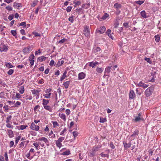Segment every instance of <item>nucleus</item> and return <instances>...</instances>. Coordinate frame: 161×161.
<instances>
[{
    "label": "nucleus",
    "mask_w": 161,
    "mask_h": 161,
    "mask_svg": "<svg viewBox=\"0 0 161 161\" xmlns=\"http://www.w3.org/2000/svg\"><path fill=\"white\" fill-rule=\"evenodd\" d=\"M65 113L67 115H69L70 113V111L69 109H67L65 110Z\"/></svg>",
    "instance_id": "nucleus-61"
},
{
    "label": "nucleus",
    "mask_w": 161,
    "mask_h": 161,
    "mask_svg": "<svg viewBox=\"0 0 161 161\" xmlns=\"http://www.w3.org/2000/svg\"><path fill=\"white\" fill-rule=\"evenodd\" d=\"M14 72V70L12 69H10L9 70V71L8 72V73L9 75H12Z\"/></svg>",
    "instance_id": "nucleus-55"
},
{
    "label": "nucleus",
    "mask_w": 161,
    "mask_h": 161,
    "mask_svg": "<svg viewBox=\"0 0 161 161\" xmlns=\"http://www.w3.org/2000/svg\"><path fill=\"white\" fill-rule=\"evenodd\" d=\"M4 157L5 158V160L6 161H8V154L7 153H5L4 154Z\"/></svg>",
    "instance_id": "nucleus-56"
},
{
    "label": "nucleus",
    "mask_w": 161,
    "mask_h": 161,
    "mask_svg": "<svg viewBox=\"0 0 161 161\" xmlns=\"http://www.w3.org/2000/svg\"><path fill=\"white\" fill-rule=\"evenodd\" d=\"M134 118L133 119V121L135 122H137L143 120L142 117L141 116L140 113H139L137 116L134 115Z\"/></svg>",
    "instance_id": "nucleus-2"
},
{
    "label": "nucleus",
    "mask_w": 161,
    "mask_h": 161,
    "mask_svg": "<svg viewBox=\"0 0 161 161\" xmlns=\"http://www.w3.org/2000/svg\"><path fill=\"white\" fill-rule=\"evenodd\" d=\"M20 138H21V137L20 136H18L16 137V140H15V144H17L19 141L20 139Z\"/></svg>",
    "instance_id": "nucleus-43"
},
{
    "label": "nucleus",
    "mask_w": 161,
    "mask_h": 161,
    "mask_svg": "<svg viewBox=\"0 0 161 161\" xmlns=\"http://www.w3.org/2000/svg\"><path fill=\"white\" fill-rule=\"evenodd\" d=\"M103 70V69L102 68H97L96 69V71L98 73H102Z\"/></svg>",
    "instance_id": "nucleus-41"
},
{
    "label": "nucleus",
    "mask_w": 161,
    "mask_h": 161,
    "mask_svg": "<svg viewBox=\"0 0 161 161\" xmlns=\"http://www.w3.org/2000/svg\"><path fill=\"white\" fill-rule=\"evenodd\" d=\"M46 58L43 56L39 57L38 58V60L41 62H42L45 60Z\"/></svg>",
    "instance_id": "nucleus-30"
},
{
    "label": "nucleus",
    "mask_w": 161,
    "mask_h": 161,
    "mask_svg": "<svg viewBox=\"0 0 161 161\" xmlns=\"http://www.w3.org/2000/svg\"><path fill=\"white\" fill-rule=\"evenodd\" d=\"M67 71H65L63 73V75L62 76L61 78V80H64L65 79V77H66Z\"/></svg>",
    "instance_id": "nucleus-29"
},
{
    "label": "nucleus",
    "mask_w": 161,
    "mask_h": 161,
    "mask_svg": "<svg viewBox=\"0 0 161 161\" xmlns=\"http://www.w3.org/2000/svg\"><path fill=\"white\" fill-rule=\"evenodd\" d=\"M112 66H108L105 69V72L107 74H109L110 72V69Z\"/></svg>",
    "instance_id": "nucleus-21"
},
{
    "label": "nucleus",
    "mask_w": 161,
    "mask_h": 161,
    "mask_svg": "<svg viewBox=\"0 0 161 161\" xmlns=\"http://www.w3.org/2000/svg\"><path fill=\"white\" fill-rule=\"evenodd\" d=\"M51 89L50 88L47 89L45 91V92L46 94L51 93H50V92H51Z\"/></svg>",
    "instance_id": "nucleus-52"
},
{
    "label": "nucleus",
    "mask_w": 161,
    "mask_h": 161,
    "mask_svg": "<svg viewBox=\"0 0 161 161\" xmlns=\"http://www.w3.org/2000/svg\"><path fill=\"white\" fill-rule=\"evenodd\" d=\"M83 34L86 37H88L90 36V29L88 26H86L84 27L83 30Z\"/></svg>",
    "instance_id": "nucleus-4"
},
{
    "label": "nucleus",
    "mask_w": 161,
    "mask_h": 161,
    "mask_svg": "<svg viewBox=\"0 0 161 161\" xmlns=\"http://www.w3.org/2000/svg\"><path fill=\"white\" fill-rule=\"evenodd\" d=\"M106 30V28L105 27L103 26L100 27V29L97 30L96 31V33L100 34L103 33Z\"/></svg>",
    "instance_id": "nucleus-7"
},
{
    "label": "nucleus",
    "mask_w": 161,
    "mask_h": 161,
    "mask_svg": "<svg viewBox=\"0 0 161 161\" xmlns=\"http://www.w3.org/2000/svg\"><path fill=\"white\" fill-rule=\"evenodd\" d=\"M21 104V103L19 101H17L14 105V107H18Z\"/></svg>",
    "instance_id": "nucleus-39"
},
{
    "label": "nucleus",
    "mask_w": 161,
    "mask_h": 161,
    "mask_svg": "<svg viewBox=\"0 0 161 161\" xmlns=\"http://www.w3.org/2000/svg\"><path fill=\"white\" fill-rule=\"evenodd\" d=\"M52 123L53 124V126L54 127H55L59 126V125L57 121H53L52 122Z\"/></svg>",
    "instance_id": "nucleus-36"
},
{
    "label": "nucleus",
    "mask_w": 161,
    "mask_h": 161,
    "mask_svg": "<svg viewBox=\"0 0 161 161\" xmlns=\"http://www.w3.org/2000/svg\"><path fill=\"white\" fill-rule=\"evenodd\" d=\"M89 66L92 67H93L95 66V64L93 62H91L90 63Z\"/></svg>",
    "instance_id": "nucleus-62"
},
{
    "label": "nucleus",
    "mask_w": 161,
    "mask_h": 161,
    "mask_svg": "<svg viewBox=\"0 0 161 161\" xmlns=\"http://www.w3.org/2000/svg\"><path fill=\"white\" fill-rule=\"evenodd\" d=\"M33 145L35 147L36 150H38L39 149V144L37 142H34L33 143Z\"/></svg>",
    "instance_id": "nucleus-26"
},
{
    "label": "nucleus",
    "mask_w": 161,
    "mask_h": 161,
    "mask_svg": "<svg viewBox=\"0 0 161 161\" xmlns=\"http://www.w3.org/2000/svg\"><path fill=\"white\" fill-rule=\"evenodd\" d=\"M51 93L46 94L43 95V96L47 98H48L51 97Z\"/></svg>",
    "instance_id": "nucleus-38"
},
{
    "label": "nucleus",
    "mask_w": 161,
    "mask_h": 161,
    "mask_svg": "<svg viewBox=\"0 0 161 161\" xmlns=\"http://www.w3.org/2000/svg\"><path fill=\"white\" fill-rule=\"evenodd\" d=\"M27 127V125H21L20 126V129L21 130H23L25 129Z\"/></svg>",
    "instance_id": "nucleus-47"
},
{
    "label": "nucleus",
    "mask_w": 161,
    "mask_h": 161,
    "mask_svg": "<svg viewBox=\"0 0 161 161\" xmlns=\"http://www.w3.org/2000/svg\"><path fill=\"white\" fill-rule=\"evenodd\" d=\"M33 34L36 37L40 36H41V35L39 33H37V32H33Z\"/></svg>",
    "instance_id": "nucleus-45"
},
{
    "label": "nucleus",
    "mask_w": 161,
    "mask_h": 161,
    "mask_svg": "<svg viewBox=\"0 0 161 161\" xmlns=\"http://www.w3.org/2000/svg\"><path fill=\"white\" fill-rule=\"evenodd\" d=\"M68 20L71 23H73L74 21L73 16H72L69 18Z\"/></svg>",
    "instance_id": "nucleus-50"
},
{
    "label": "nucleus",
    "mask_w": 161,
    "mask_h": 161,
    "mask_svg": "<svg viewBox=\"0 0 161 161\" xmlns=\"http://www.w3.org/2000/svg\"><path fill=\"white\" fill-rule=\"evenodd\" d=\"M139 133L138 130L136 129L134 132L133 134L130 136V137H135V136L138 135Z\"/></svg>",
    "instance_id": "nucleus-23"
},
{
    "label": "nucleus",
    "mask_w": 161,
    "mask_h": 161,
    "mask_svg": "<svg viewBox=\"0 0 161 161\" xmlns=\"http://www.w3.org/2000/svg\"><path fill=\"white\" fill-rule=\"evenodd\" d=\"M6 9L9 11H11L12 10V7L9 6L6 7Z\"/></svg>",
    "instance_id": "nucleus-54"
},
{
    "label": "nucleus",
    "mask_w": 161,
    "mask_h": 161,
    "mask_svg": "<svg viewBox=\"0 0 161 161\" xmlns=\"http://www.w3.org/2000/svg\"><path fill=\"white\" fill-rule=\"evenodd\" d=\"M11 33L12 34V35L14 36H15L17 34L16 31L11 30Z\"/></svg>",
    "instance_id": "nucleus-49"
},
{
    "label": "nucleus",
    "mask_w": 161,
    "mask_h": 161,
    "mask_svg": "<svg viewBox=\"0 0 161 161\" xmlns=\"http://www.w3.org/2000/svg\"><path fill=\"white\" fill-rule=\"evenodd\" d=\"M6 66L10 68H12L13 67V66L10 63H7L6 64Z\"/></svg>",
    "instance_id": "nucleus-42"
},
{
    "label": "nucleus",
    "mask_w": 161,
    "mask_h": 161,
    "mask_svg": "<svg viewBox=\"0 0 161 161\" xmlns=\"http://www.w3.org/2000/svg\"><path fill=\"white\" fill-rule=\"evenodd\" d=\"M8 49L7 47L4 45H2L0 46V51L1 52H6Z\"/></svg>",
    "instance_id": "nucleus-8"
},
{
    "label": "nucleus",
    "mask_w": 161,
    "mask_h": 161,
    "mask_svg": "<svg viewBox=\"0 0 161 161\" xmlns=\"http://www.w3.org/2000/svg\"><path fill=\"white\" fill-rule=\"evenodd\" d=\"M64 139V137H60L58 140L55 141L56 144L58 147L59 148L61 147L62 146V144L61 142Z\"/></svg>",
    "instance_id": "nucleus-1"
},
{
    "label": "nucleus",
    "mask_w": 161,
    "mask_h": 161,
    "mask_svg": "<svg viewBox=\"0 0 161 161\" xmlns=\"http://www.w3.org/2000/svg\"><path fill=\"white\" fill-rule=\"evenodd\" d=\"M72 8V6H68L66 8V11L67 12H70Z\"/></svg>",
    "instance_id": "nucleus-48"
},
{
    "label": "nucleus",
    "mask_w": 161,
    "mask_h": 161,
    "mask_svg": "<svg viewBox=\"0 0 161 161\" xmlns=\"http://www.w3.org/2000/svg\"><path fill=\"white\" fill-rule=\"evenodd\" d=\"M25 24H26V22H24L21 23L19 24V25L20 26H23L24 27H25L26 26Z\"/></svg>",
    "instance_id": "nucleus-60"
},
{
    "label": "nucleus",
    "mask_w": 161,
    "mask_h": 161,
    "mask_svg": "<svg viewBox=\"0 0 161 161\" xmlns=\"http://www.w3.org/2000/svg\"><path fill=\"white\" fill-rule=\"evenodd\" d=\"M34 56L33 54L31 55V56L29 57V61H31L32 60H34Z\"/></svg>",
    "instance_id": "nucleus-40"
},
{
    "label": "nucleus",
    "mask_w": 161,
    "mask_h": 161,
    "mask_svg": "<svg viewBox=\"0 0 161 161\" xmlns=\"http://www.w3.org/2000/svg\"><path fill=\"white\" fill-rule=\"evenodd\" d=\"M110 147L112 149H114L115 148V146L112 142H111L110 143Z\"/></svg>",
    "instance_id": "nucleus-58"
},
{
    "label": "nucleus",
    "mask_w": 161,
    "mask_h": 161,
    "mask_svg": "<svg viewBox=\"0 0 161 161\" xmlns=\"http://www.w3.org/2000/svg\"><path fill=\"white\" fill-rule=\"evenodd\" d=\"M6 127L8 128H11V129H13L14 127L13 126L9 123H7L6 124Z\"/></svg>",
    "instance_id": "nucleus-44"
},
{
    "label": "nucleus",
    "mask_w": 161,
    "mask_h": 161,
    "mask_svg": "<svg viewBox=\"0 0 161 161\" xmlns=\"http://www.w3.org/2000/svg\"><path fill=\"white\" fill-rule=\"evenodd\" d=\"M101 156L103 158L107 157L108 158L109 157L108 154H104V153H102L100 154Z\"/></svg>",
    "instance_id": "nucleus-27"
},
{
    "label": "nucleus",
    "mask_w": 161,
    "mask_h": 161,
    "mask_svg": "<svg viewBox=\"0 0 161 161\" xmlns=\"http://www.w3.org/2000/svg\"><path fill=\"white\" fill-rule=\"evenodd\" d=\"M98 148L97 147H93L91 154L92 155H94L96 152L98 150Z\"/></svg>",
    "instance_id": "nucleus-11"
},
{
    "label": "nucleus",
    "mask_w": 161,
    "mask_h": 161,
    "mask_svg": "<svg viewBox=\"0 0 161 161\" xmlns=\"http://www.w3.org/2000/svg\"><path fill=\"white\" fill-rule=\"evenodd\" d=\"M43 107L45 109L48 110L50 112H51L52 110V107L50 106L46 105L44 106Z\"/></svg>",
    "instance_id": "nucleus-17"
},
{
    "label": "nucleus",
    "mask_w": 161,
    "mask_h": 161,
    "mask_svg": "<svg viewBox=\"0 0 161 161\" xmlns=\"http://www.w3.org/2000/svg\"><path fill=\"white\" fill-rule=\"evenodd\" d=\"M21 95H20L19 93H16L15 94V98H14L13 99L19 100V98H21Z\"/></svg>",
    "instance_id": "nucleus-20"
},
{
    "label": "nucleus",
    "mask_w": 161,
    "mask_h": 161,
    "mask_svg": "<svg viewBox=\"0 0 161 161\" xmlns=\"http://www.w3.org/2000/svg\"><path fill=\"white\" fill-rule=\"evenodd\" d=\"M144 2V1H137L135 2V3L139 5H141Z\"/></svg>",
    "instance_id": "nucleus-46"
},
{
    "label": "nucleus",
    "mask_w": 161,
    "mask_h": 161,
    "mask_svg": "<svg viewBox=\"0 0 161 161\" xmlns=\"http://www.w3.org/2000/svg\"><path fill=\"white\" fill-rule=\"evenodd\" d=\"M141 16L144 18H147L146 15V13L145 11L143 10L141 12Z\"/></svg>",
    "instance_id": "nucleus-28"
},
{
    "label": "nucleus",
    "mask_w": 161,
    "mask_h": 161,
    "mask_svg": "<svg viewBox=\"0 0 161 161\" xmlns=\"http://www.w3.org/2000/svg\"><path fill=\"white\" fill-rule=\"evenodd\" d=\"M21 6L20 3H14V4L13 6L15 8H18L20 7Z\"/></svg>",
    "instance_id": "nucleus-31"
},
{
    "label": "nucleus",
    "mask_w": 161,
    "mask_h": 161,
    "mask_svg": "<svg viewBox=\"0 0 161 161\" xmlns=\"http://www.w3.org/2000/svg\"><path fill=\"white\" fill-rule=\"evenodd\" d=\"M19 92L21 94H22L25 92L24 87L23 86H21L19 88Z\"/></svg>",
    "instance_id": "nucleus-19"
},
{
    "label": "nucleus",
    "mask_w": 161,
    "mask_h": 161,
    "mask_svg": "<svg viewBox=\"0 0 161 161\" xmlns=\"http://www.w3.org/2000/svg\"><path fill=\"white\" fill-rule=\"evenodd\" d=\"M155 41L157 42H159L160 40V36L159 35H157L155 36L154 37Z\"/></svg>",
    "instance_id": "nucleus-34"
},
{
    "label": "nucleus",
    "mask_w": 161,
    "mask_h": 161,
    "mask_svg": "<svg viewBox=\"0 0 161 161\" xmlns=\"http://www.w3.org/2000/svg\"><path fill=\"white\" fill-rule=\"evenodd\" d=\"M134 82L137 86L145 88L149 86L148 85L143 83L142 81H134Z\"/></svg>",
    "instance_id": "nucleus-5"
},
{
    "label": "nucleus",
    "mask_w": 161,
    "mask_h": 161,
    "mask_svg": "<svg viewBox=\"0 0 161 161\" xmlns=\"http://www.w3.org/2000/svg\"><path fill=\"white\" fill-rule=\"evenodd\" d=\"M59 117L62 119L64 121H65L66 120V118L65 115L64 114H60L59 113L58 114Z\"/></svg>",
    "instance_id": "nucleus-14"
},
{
    "label": "nucleus",
    "mask_w": 161,
    "mask_h": 161,
    "mask_svg": "<svg viewBox=\"0 0 161 161\" xmlns=\"http://www.w3.org/2000/svg\"><path fill=\"white\" fill-rule=\"evenodd\" d=\"M31 47H30L25 48L23 50V52L24 53H29Z\"/></svg>",
    "instance_id": "nucleus-18"
},
{
    "label": "nucleus",
    "mask_w": 161,
    "mask_h": 161,
    "mask_svg": "<svg viewBox=\"0 0 161 161\" xmlns=\"http://www.w3.org/2000/svg\"><path fill=\"white\" fill-rule=\"evenodd\" d=\"M72 134L75 138L76 137L78 134V132L77 131H74L73 132Z\"/></svg>",
    "instance_id": "nucleus-51"
},
{
    "label": "nucleus",
    "mask_w": 161,
    "mask_h": 161,
    "mask_svg": "<svg viewBox=\"0 0 161 161\" xmlns=\"http://www.w3.org/2000/svg\"><path fill=\"white\" fill-rule=\"evenodd\" d=\"M135 97V94L133 90L130 91V92L129 98L131 99H133Z\"/></svg>",
    "instance_id": "nucleus-10"
},
{
    "label": "nucleus",
    "mask_w": 161,
    "mask_h": 161,
    "mask_svg": "<svg viewBox=\"0 0 161 161\" xmlns=\"http://www.w3.org/2000/svg\"><path fill=\"white\" fill-rule=\"evenodd\" d=\"M49 102V101L48 100L44 99L42 101V104L43 105V106L47 105L48 103Z\"/></svg>",
    "instance_id": "nucleus-24"
},
{
    "label": "nucleus",
    "mask_w": 161,
    "mask_h": 161,
    "mask_svg": "<svg viewBox=\"0 0 161 161\" xmlns=\"http://www.w3.org/2000/svg\"><path fill=\"white\" fill-rule=\"evenodd\" d=\"M14 18V15L13 14L10 15L8 17V19L9 20H12Z\"/></svg>",
    "instance_id": "nucleus-59"
},
{
    "label": "nucleus",
    "mask_w": 161,
    "mask_h": 161,
    "mask_svg": "<svg viewBox=\"0 0 161 161\" xmlns=\"http://www.w3.org/2000/svg\"><path fill=\"white\" fill-rule=\"evenodd\" d=\"M70 154V152L69 150L66 151L65 152H63L62 154L64 155H68Z\"/></svg>",
    "instance_id": "nucleus-32"
},
{
    "label": "nucleus",
    "mask_w": 161,
    "mask_h": 161,
    "mask_svg": "<svg viewBox=\"0 0 161 161\" xmlns=\"http://www.w3.org/2000/svg\"><path fill=\"white\" fill-rule=\"evenodd\" d=\"M40 141H43L45 142L47 146L49 145V142L47 138L44 137H42L39 138Z\"/></svg>",
    "instance_id": "nucleus-9"
},
{
    "label": "nucleus",
    "mask_w": 161,
    "mask_h": 161,
    "mask_svg": "<svg viewBox=\"0 0 161 161\" xmlns=\"http://www.w3.org/2000/svg\"><path fill=\"white\" fill-rule=\"evenodd\" d=\"M85 74L83 72L80 73L79 74V79L81 80L85 78Z\"/></svg>",
    "instance_id": "nucleus-15"
},
{
    "label": "nucleus",
    "mask_w": 161,
    "mask_h": 161,
    "mask_svg": "<svg viewBox=\"0 0 161 161\" xmlns=\"http://www.w3.org/2000/svg\"><path fill=\"white\" fill-rule=\"evenodd\" d=\"M67 130V129L66 128H64L63 130L60 132V135H64V133Z\"/></svg>",
    "instance_id": "nucleus-57"
},
{
    "label": "nucleus",
    "mask_w": 161,
    "mask_h": 161,
    "mask_svg": "<svg viewBox=\"0 0 161 161\" xmlns=\"http://www.w3.org/2000/svg\"><path fill=\"white\" fill-rule=\"evenodd\" d=\"M123 144L124 147L126 149L130 147L131 146V143L130 142H129L128 143L125 142H124Z\"/></svg>",
    "instance_id": "nucleus-13"
},
{
    "label": "nucleus",
    "mask_w": 161,
    "mask_h": 161,
    "mask_svg": "<svg viewBox=\"0 0 161 161\" xmlns=\"http://www.w3.org/2000/svg\"><path fill=\"white\" fill-rule=\"evenodd\" d=\"M31 128L32 130L38 131L39 129V127L38 125H36L35 124L32 123L31 124Z\"/></svg>",
    "instance_id": "nucleus-6"
},
{
    "label": "nucleus",
    "mask_w": 161,
    "mask_h": 161,
    "mask_svg": "<svg viewBox=\"0 0 161 161\" xmlns=\"http://www.w3.org/2000/svg\"><path fill=\"white\" fill-rule=\"evenodd\" d=\"M8 135L10 138H12L14 136V134L13 133V131L11 130H8Z\"/></svg>",
    "instance_id": "nucleus-16"
},
{
    "label": "nucleus",
    "mask_w": 161,
    "mask_h": 161,
    "mask_svg": "<svg viewBox=\"0 0 161 161\" xmlns=\"http://www.w3.org/2000/svg\"><path fill=\"white\" fill-rule=\"evenodd\" d=\"M109 16V15L107 13L105 14H104L102 16V19L103 20L106 19L107 17H108Z\"/></svg>",
    "instance_id": "nucleus-37"
},
{
    "label": "nucleus",
    "mask_w": 161,
    "mask_h": 161,
    "mask_svg": "<svg viewBox=\"0 0 161 161\" xmlns=\"http://www.w3.org/2000/svg\"><path fill=\"white\" fill-rule=\"evenodd\" d=\"M67 39L64 38L63 39L59 41L58 43H63L66 41Z\"/></svg>",
    "instance_id": "nucleus-53"
},
{
    "label": "nucleus",
    "mask_w": 161,
    "mask_h": 161,
    "mask_svg": "<svg viewBox=\"0 0 161 161\" xmlns=\"http://www.w3.org/2000/svg\"><path fill=\"white\" fill-rule=\"evenodd\" d=\"M114 7L117 9L119 8H120L121 7V5L120 4L116 3L114 4Z\"/></svg>",
    "instance_id": "nucleus-22"
},
{
    "label": "nucleus",
    "mask_w": 161,
    "mask_h": 161,
    "mask_svg": "<svg viewBox=\"0 0 161 161\" xmlns=\"http://www.w3.org/2000/svg\"><path fill=\"white\" fill-rule=\"evenodd\" d=\"M4 92H2L0 93V98H3L4 97Z\"/></svg>",
    "instance_id": "nucleus-64"
},
{
    "label": "nucleus",
    "mask_w": 161,
    "mask_h": 161,
    "mask_svg": "<svg viewBox=\"0 0 161 161\" xmlns=\"http://www.w3.org/2000/svg\"><path fill=\"white\" fill-rule=\"evenodd\" d=\"M107 121V119L105 118H103L101 117L100 118L99 122L101 123H104Z\"/></svg>",
    "instance_id": "nucleus-25"
},
{
    "label": "nucleus",
    "mask_w": 161,
    "mask_h": 161,
    "mask_svg": "<svg viewBox=\"0 0 161 161\" xmlns=\"http://www.w3.org/2000/svg\"><path fill=\"white\" fill-rule=\"evenodd\" d=\"M153 90V87H149L145 91V93L147 97L150 96L152 93Z\"/></svg>",
    "instance_id": "nucleus-3"
},
{
    "label": "nucleus",
    "mask_w": 161,
    "mask_h": 161,
    "mask_svg": "<svg viewBox=\"0 0 161 161\" xmlns=\"http://www.w3.org/2000/svg\"><path fill=\"white\" fill-rule=\"evenodd\" d=\"M12 116L11 115H10L7 117L6 119V122L8 123L10 121V120L11 119Z\"/></svg>",
    "instance_id": "nucleus-33"
},
{
    "label": "nucleus",
    "mask_w": 161,
    "mask_h": 161,
    "mask_svg": "<svg viewBox=\"0 0 161 161\" xmlns=\"http://www.w3.org/2000/svg\"><path fill=\"white\" fill-rule=\"evenodd\" d=\"M69 81H66V82H64L63 85L66 88H67L68 87L69 85Z\"/></svg>",
    "instance_id": "nucleus-35"
},
{
    "label": "nucleus",
    "mask_w": 161,
    "mask_h": 161,
    "mask_svg": "<svg viewBox=\"0 0 161 161\" xmlns=\"http://www.w3.org/2000/svg\"><path fill=\"white\" fill-rule=\"evenodd\" d=\"M31 91L33 94L36 95L39 94L40 90H39L33 89L31 90Z\"/></svg>",
    "instance_id": "nucleus-12"
},
{
    "label": "nucleus",
    "mask_w": 161,
    "mask_h": 161,
    "mask_svg": "<svg viewBox=\"0 0 161 161\" xmlns=\"http://www.w3.org/2000/svg\"><path fill=\"white\" fill-rule=\"evenodd\" d=\"M145 60L149 63H151V61L150 59L149 58H145Z\"/></svg>",
    "instance_id": "nucleus-63"
}]
</instances>
